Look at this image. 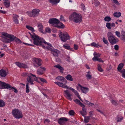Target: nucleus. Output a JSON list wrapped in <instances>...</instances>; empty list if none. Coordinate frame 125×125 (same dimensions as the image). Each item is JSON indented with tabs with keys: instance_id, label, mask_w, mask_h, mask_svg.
<instances>
[{
	"instance_id": "f257e3e1",
	"label": "nucleus",
	"mask_w": 125,
	"mask_h": 125,
	"mask_svg": "<svg viewBox=\"0 0 125 125\" xmlns=\"http://www.w3.org/2000/svg\"><path fill=\"white\" fill-rule=\"evenodd\" d=\"M31 38L33 39V43L34 44L36 45L42 46L43 48H45V46L42 45L44 43L45 45H47L50 47H52V45L50 43L47 42L43 38H41L39 36L33 33V35H31Z\"/></svg>"
},
{
	"instance_id": "f03ea898",
	"label": "nucleus",
	"mask_w": 125,
	"mask_h": 125,
	"mask_svg": "<svg viewBox=\"0 0 125 125\" xmlns=\"http://www.w3.org/2000/svg\"><path fill=\"white\" fill-rule=\"evenodd\" d=\"M1 40L4 42L10 43L11 41L14 40L17 43H21V42L18 38L13 35L9 34L6 33H3L2 34Z\"/></svg>"
},
{
	"instance_id": "7ed1b4c3",
	"label": "nucleus",
	"mask_w": 125,
	"mask_h": 125,
	"mask_svg": "<svg viewBox=\"0 0 125 125\" xmlns=\"http://www.w3.org/2000/svg\"><path fill=\"white\" fill-rule=\"evenodd\" d=\"M82 17L80 14L75 12L72 13L69 17V19L70 21L78 23L82 22Z\"/></svg>"
},
{
	"instance_id": "20e7f679",
	"label": "nucleus",
	"mask_w": 125,
	"mask_h": 125,
	"mask_svg": "<svg viewBox=\"0 0 125 125\" xmlns=\"http://www.w3.org/2000/svg\"><path fill=\"white\" fill-rule=\"evenodd\" d=\"M59 81L62 82H55L54 83L57 85L59 87L64 88H68V86L66 85L67 81L62 76H58L56 78Z\"/></svg>"
},
{
	"instance_id": "39448f33",
	"label": "nucleus",
	"mask_w": 125,
	"mask_h": 125,
	"mask_svg": "<svg viewBox=\"0 0 125 125\" xmlns=\"http://www.w3.org/2000/svg\"><path fill=\"white\" fill-rule=\"evenodd\" d=\"M49 22L54 26L57 27L64 28V25L62 22H60L56 18H52L50 19Z\"/></svg>"
},
{
	"instance_id": "423d86ee",
	"label": "nucleus",
	"mask_w": 125,
	"mask_h": 125,
	"mask_svg": "<svg viewBox=\"0 0 125 125\" xmlns=\"http://www.w3.org/2000/svg\"><path fill=\"white\" fill-rule=\"evenodd\" d=\"M58 35L61 40L64 42L70 39V37L66 32L62 33L61 31H59Z\"/></svg>"
},
{
	"instance_id": "0eeeda50",
	"label": "nucleus",
	"mask_w": 125,
	"mask_h": 125,
	"mask_svg": "<svg viewBox=\"0 0 125 125\" xmlns=\"http://www.w3.org/2000/svg\"><path fill=\"white\" fill-rule=\"evenodd\" d=\"M37 77H36V75L31 73L26 78L27 83L33 85L34 81H37Z\"/></svg>"
},
{
	"instance_id": "6e6552de",
	"label": "nucleus",
	"mask_w": 125,
	"mask_h": 125,
	"mask_svg": "<svg viewBox=\"0 0 125 125\" xmlns=\"http://www.w3.org/2000/svg\"><path fill=\"white\" fill-rule=\"evenodd\" d=\"M12 113L13 115L17 119L22 118L23 116L22 112L17 109H14L13 110Z\"/></svg>"
},
{
	"instance_id": "1a4fd4ad",
	"label": "nucleus",
	"mask_w": 125,
	"mask_h": 125,
	"mask_svg": "<svg viewBox=\"0 0 125 125\" xmlns=\"http://www.w3.org/2000/svg\"><path fill=\"white\" fill-rule=\"evenodd\" d=\"M40 10L37 9H33L32 12L28 11L27 12V14L31 17H35L36 16L39 14Z\"/></svg>"
},
{
	"instance_id": "9d476101",
	"label": "nucleus",
	"mask_w": 125,
	"mask_h": 125,
	"mask_svg": "<svg viewBox=\"0 0 125 125\" xmlns=\"http://www.w3.org/2000/svg\"><path fill=\"white\" fill-rule=\"evenodd\" d=\"M33 64L34 67H37L42 65V61L40 59L34 58L33 59Z\"/></svg>"
},
{
	"instance_id": "9b49d317",
	"label": "nucleus",
	"mask_w": 125,
	"mask_h": 125,
	"mask_svg": "<svg viewBox=\"0 0 125 125\" xmlns=\"http://www.w3.org/2000/svg\"><path fill=\"white\" fill-rule=\"evenodd\" d=\"M11 88V86L8 84L0 81V89H8Z\"/></svg>"
},
{
	"instance_id": "f8f14e48",
	"label": "nucleus",
	"mask_w": 125,
	"mask_h": 125,
	"mask_svg": "<svg viewBox=\"0 0 125 125\" xmlns=\"http://www.w3.org/2000/svg\"><path fill=\"white\" fill-rule=\"evenodd\" d=\"M119 41V40L114 35H110V43L112 45L116 44Z\"/></svg>"
},
{
	"instance_id": "ddd939ff",
	"label": "nucleus",
	"mask_w": 125,
	"mask_h": 125,
	"mask_svg": "<svg viewBox=\"0 0 125 125\" xmlns=\"http://www.w3.org/2000/svg\"><path fill=\"white\" fill-rule=\"evenodd\" d=\"M68 119L64 117L60 118L58 120V122L60 125H64L65 123L68 121Z\"/></svg>"
},
{
	"instance_id": "4468645a",
	"label": "nucleus",
	"mask_w": 125,
	"mask_h": 125,
	"mask_svg": "<svg viewBox=\"0 0 125 125\" xmlns=\"http://www.w3.org/2000/svg\"><path fill=\"white\" fill-rule=\"evenodd\" d=\"M64 96L68 99L70 101H71L72 100L71 98L72 94H70L67 90L64 91Z\"/></svg>"
},
{
	"instance_id": "2eb2a0df",
	"label": "nucleus",
	"mask_w": 125,
	"mask_h": 125,
	"mask_svg": "<svg viewBox=\"0 0 125 125\" xmlns=\"http://www.w3.org/2000/svg\"><path fill=\"white\" fill-rule=\"evenodd\" d=\"M68 88H67L66 89H68L72 90L73 92L78 97L79 99L82 102H83V101L81 99V98L80 96V95L78 93V92L77 91L75 90L73 88L70 87H69V86L68 87Z\"/></svg>"
},
{
	"instance_id": "dca6fc26",
	"label": "nucleus",
	"mask_w": 125,
	"mask_h": 125,
	"mask_svg": "<svg viewBox=\"0 0 125 125\" xmlns=\"http://www.w3.org/2000/svg\"><path fill=\"white\" fill-rule=\"evenodd\" d=\"M78 86L80 87L83 93H86L89 91V89L88 88L83 87L80 84H78Z\"/></svg>"
},
{
	"instance_id": "f3484780",
	"label": "nucleus",
	"mask_w": 125,
	"mask_h": 125,
	"mask_svg": "<svg viewBox=\"0 0 125 125\" xmlns=\"http://www.w3.org/2000/svg\"><path fill=\"white\" fill-rule=\"evenodd\" d=\"M19 16L17 15L16 14H13V16L12 18V19L13 22L16 24H19V21L18 18Z\"/></svg>"
},
{
	"instance_id": "a211bd4d",
	"label": "nucleus",
	"mask_w": 125,
	"mask_h": 125,
	"mask_svg": "<svg viewBox=\"0 0 125 125\" xmlns=\"http://www.w3.org/2000/svg\"><path fill=\"white\" fill-rule=\"evenodd\" d=\"M5 70L1 69L0 70V76L2 77H5L8 74Z\"/></svg>"
},
{
	"instance_id": "6ab92c4d",
	"label": "nucleus",
	"mask_w": 125,
	"mask_h": 125,
	"mask_svg": "<svg viewBox=\"0 0 125 125\" xmlns=\"http://www.w3.org/2000/svg\"><path fill=\"white\" fill-rule=\"evenodd\" d=\"M15 64L18 67L20 68H26V66L25 64L20 63L19 62H16L15 63Z\"/></svg>"
},
{
	"instance_id": "aec40b11",
	"label": "nucleus",
	"mask_w": 125,
	"mask_h": 125,
	"mask_svg": "<svg viewBox=\"0 0 125 125\" xmlns=\"http://www.w3.org/2000/svg\"><path fill=\"white\" fill-rule=\"evenodd\" d=\"M4 1L3 4L7 8H9L10 6V2L9 0H3Z\"/></svg>"
},
{
	"instance_id": "412c9836",
	"label": "nucleus",
	"mask_w": 125,
	"mask_h": 125,
	"mask_svg": "<svg viewBox=\"0 0 125 125\" xmlns=\"http://www.w3.org/2000/svg\"><path fill=\"white\" fill-rule=\"evenodd\" d=\"M38 26L39 28L38 30L39 31L41 32H43V26L42 24L41 23H39L38 24Z\"/></svg>"
},
{
	"instance_id": "4be33fe9",
	"label": "nucleus",
	"mask_w": 125,
	"mask_h": 125,
	"mask_svg": "<svg viewBox=\"0 0 125 125\" xmlns=\"http://www.w3.org/2000/svg\"><path fill=\"white\" fill-rule=\"evenodd\" d=\"M74 102L78 104L81 107H84V105L79 100L77 99H76L74 100Z\"/></svg>"
},
{
	"instance_id": "5701e85b",
	"label": "nucleus",
	"mask_w": 125,
	"mask_h": 125,
	"mask_svg": "<svg viewBox=\"0 0 125 125\" xmlns=\"http://www.w3.org/2000/svg\"><path fill=\"white\" fill-rule=\"evenodd\" d=\"M124 65V64L123 63H120L118 65L117 67L118 71L120 72L122 70V68L123 67Z\"/></svg>"
},
{
	"instance_id": "b1692460",
	"label": "nucleus",
	"mask_w": 125,
	"mask_h": 125,
	"mask_svg": "<svg viewBox=\"0 0 125 125\" xmlns=\"http://www.w3.org/2000/svg\"><path fill=\"white\" fill-rule=\"evenodd\" d=\"M65 78L68 81H73V79L72 75L70 74H68L65 77Z\"/></svg>"
},
{
	"instance_id": "393cba45",
	"label": "nucleus",
	"mask_w": 125,
	"mask_h": 125,
	"mask_svg": "<svg viewBox=\"0 0 125 125\" xmlns=\"http://www.w3.org/2000/svg\"><path fill=\"white\" fill-rule=\"evenodd\" d=\"M54 67L58 68L60 70V71L61 72H62L63 70V68L61 67L60 65L58 64L55 65L54 66Z\"/></svg>"
},
{
	"instance_id": "a878e982",
	"label": "nucleus",
	"mask_w": 125,
	"mask_h": 125,
	"mask_svg": "<svg viewBox=\"0 0 125 125\" xmlns=\"http://www.w3.org/2000/svg\"><path fill=\"white\" fill-rule=\"evenodd\" d=\"M60 0H49V2L53 4H57L60 2Z\"/></svg>"
},
{
	"instance_id": "bb28decb",
	"label": "nucleus",
	"mask_w": 125,
	"mask_h": 125,
	"mask_svg": "<svg viewBox=\"0 0 125 125\" xmlns=\"http://www.w3.org/2000/svg\"><path fill=\"white\" fill-rule=\"evenodd\" d=\"M58 51L57 50H54L52 51L51 53L55 56H57L58 55Z\"/></svg>"
},
{
	"instance_id": "cd10ccee",
	"label": "nucleus",
	"mask_w": 125,
	"mask_h": 125,
	"mask_svg": "<svg viewBox=\"0 0 125 125\" xmlns=\"http://www.w3.org/2000/svg\"><path fill=\"white\" fill-rule=\"evenodd\" d=\"M111 102L113 104L115 105L116 106L119 104V103L116 100H111Z\"/></svg>"
},
{
	"instance_id": "c85d7f7f",
	"label": "nucleus",
	"mask_w": 125,
	"mask_h": 125,
	"mask_svg": "<svg viewBox=\"0 0 125 125\" xmlns=\"http://www.w3.org/2000/svg\"><path fill=\"white\" fill-rule=\"evenodd\" d=\"M63 47L65 49L69 50H71L70 47L68 44H64L63 45Z\"/></svg>"
},
{
	"instance_id": "c756f323",
	"label": "nucleus",
	"mask_w": 125,
	"mask_h": 125,
	"mask_svg": "<svg viewBox=\"0 0 125 125\" xmlns=\"http://www.w3.org/2000/svg\"><path fill=\"white\" fill-rule=\"evenodd\" d=\"M90 118V116H85L84 118L83 122L84 123H87L88 122H89Z\"/></svg>"
},
{
	"instance_id": "7c9ffc66",
	"label": "nucleus",
	"mask_w": 125,
	"mask_h": 125,
	"mask_svg": "<svg viewBox=\"0 0 125 125\" xmlns=\"http://www.w3.org/2000/svg\"><path fill=\"white\" fill-rule=\"evenodd\" d=\"M37 73L39 75H42L43 73V71L41 69L39 68L37 71Z\"/></svg>"
},
{
	"instance_id": "2f4dec72",
	"label": "nucleus",
	"mask_w": 125,
	"mask_h": 125,
	"mask_svg": "<svg viewBox=\"0 0 125 125\" xmlns=\"http://www.w3.org/2000/svg\"><path fill=\"white\" fill-rule=\"evenodd\" d=\"M114 16L116 17H119L121 16V13L119 12H116L114 13Z\"/></svg>"
},
{
	"instance_id": "473e14b6",
	"label": "nucleus",
	"mask_w": 125,
	"mask_h": 125,
	"mask_svg": "<svg viewBox=\"0 0 125 125\" xmlns=\"http://www.w3.org/2000/svg\"><path fill=\"white\" fill-rule=\"evenodd\" d=\"M120 72L121 73L122 77L125 78V69H123L122 70L120 71Z\"/></svg>"
},
{
	"instance_id": "72a5a7b5",
	"label": "nucleus",
	"mask_w": 125,
	"mask_h": 125,
	"mask_svg": "<svg viewBox=\"0 0 125 125\" xmlns=\"http://www.w3.org/2000/svg\"><path fill=\"white\" fill-rule=\"evenodd\" d=\"M29 84V83H27L26 85V92L27 93H28L30 92V89Z\"/></svg>"
},
{
	"instance_id": "f704fd0d",
	"label": "nucleus",
	"mask_w": 125,
	"mask_h": 125,
	"mask_svg": "<svg viewBox=\"0 0 125 125\" xmlns=\"http://www.w3.org/2000/svg\"><path fill=\"white\" fill-rule=\"evenodd\" d=\"M31 73H23L21 74V75L23 77L27 76V77Z\"/></svg>"
},
{
	"instance_id": "c9c22d12",
	"label": "nucleus",
	"mask_w": 125,
	"mask_h": 125,
	"mask_svg": "<svg viewBox=\"0 0 125 125\" xmlns=\"http://www.w3.org/2000/svg\"><path fill=\"white\" fill-rule=\"evenodd\" d=\"M85 101L86 104L90 106H93V105H94V104L90 103L89 101L87 100H85Z\"/></svg>"
},
{
	"instance_id": "e433bc0d",
	"label": "nucleus",
	"mask_w": 125,
	"mask_h": 125,
	"mask_svg": "<svg viewBox=\"0 0 125 125\" xmlns=\"http://www.w3.org/2000/svg\"><path fill=\"white\" fill-rule=\"evenodd\" d=\"M26 27L27 29L33 32L34 31H35V30H34V28L32 27H30L28 25H26Z\"/></svg>"
},
{
	"instance_id": "4c0bfd02",
	"label": "nucleus",
	"mask_w": 125,
	"mask_h": 125,
	"mask_svg": "<svg viewBox=\"0 0 125 125\" xmlns=\"http://www.w3.org/2000/svg\"><path fill=\"white\" fill-rule=\"evenodd\" d=\"M5 105V102L2 100H0V106L3 107Z\"/></svg>"
},
{
	"instance_id": "58836bf2",
	"label": "nucleus",
	"mask_w": 125,
	"mask_h": 125,
	"mask_svg": "<svg viewBox=\"0 0 125 125\" xmlns=\"http://www.w3.org/2000/svg\"><path fill=\"white\" fill-rule=\"evenodd\" d=\"M37 81L38 82V80L39 79L40 81L44 83H46V81L45 80V79L41 77H37Z\"/></svg>"
},
{
	"instance_id": "ea45409f",
	"label": "nucleus",
	"mask_w": 125,
	"mask_h": 125,
	"mask_svg": "<svg viewBox=\"0 0 125 125\" xmlns=\"http://www.w3.org/2000/svg\"><path fill=\"white\" fill-rule=\"evenodd\" d=\"M123 117L121 116H118L117 117V122H121L123 119Z\"/></svg>"
},
{
	"instance_id": "a19ab883",
	"label": "nucleus",
	"mask_w": 125,
	"mask_h": 125,
	"mask_svg": "<svg viewBox=\"0 0 125 125\" xmlns=\"http://www.w3.org/2000/svg\"><path fill=\"white\" fill-rule=\"evenodd\" d=\"M97 68L98 70L100 72H102L103 71V70L101 66L100 65L98 64L97 65Z\"/></svg>"
},
{
	"instance_id": "79ce46f5",
	"label": "nucleus",
	"mask_w": 125,
	"mask_h": 125,
	"mask_svg": "<svg viewBox=\"0 0 125 125\" xmlns=\"http://www.w3.org/2000/svg\"><path fill=\"white\" fill-rule=\"evenodd\" d=\"M111 1H112L116 5H120V4L117 0H111Z\"/></svg>"
},
{
	"instance_id": "37998d69",
	"label": "nucleus",
	"mask_w": 125,
	"mask_h": 125,
	"mask_svg": "<svg viewBox=\"0 0 125 125\" xmlns=\"http://www.w3.org/2000/svg\"><path fill=\"white\" fill-rule=\"evenodd\" d=\"M93 55L94 56H97V57H98L101 55V54L99 53L94 52L93 54Z\"/></svg>"
},
{
	"instance_id": "c03bdc74",
	"label": "nucleus",
	"mask_w": 125,
	"mask_h": 125,
	"mask_svg": "<svg viewBox=\"0 0 125 125\" xmlns=\"http://www.w3.org/2000/svg\"><path fill=\"white\" fill-rule=\"evenodd\" d=\"M86 77L88 80L91 79L92 78V76L89 74H87L86 75Z\"/></svg>"
},
{
	"instance_id": "a18cd8bd",
	"label": "nucleus",
	"mask_w": 125,
	"mask_h": 125,
	"mask_svg": "<svg viewBox=\"0 0 125 125\" xmlns=\"http://www.w3.org/2000/svg\"><path fill=\"white\" fill-rule=\"evenodd\" d=\"M45 30L48 33H50L51 32L50 29L49 28H47L45 29Z\"/></svg>"
},
{
	"instance_id": "49530a36",
	"label": "nucleus",
	"mask_w": 125,
	"mask_h": 125,
	"mask_svg": "<svg viewBox=\"0 0 125 125\" xmlns=\"http://www.w3.org/2000/svg\"><path fill=\"white\" fill-rule=\"evenodd\" d=\"M91 45L92 46H93L96 47H98V45L96 44L95 42H94L91 43Z\"/></svg>"
},
{
	"instance_id": "de8ad7c7",
	"label": "nucleus",
	"mask_w": 125,
	"mask_h": 125,
	"mask_svg": "<svg viewBox=\"0 0 125 125\" xmlns=\"http://www.w3.org/2000/svg\"><path fill=\"white\" fill-rule=\"evenodd\" d=\"M60 20L62 21H64L65 22V20L64 19L63 16L62 15L61 16L60 18Z\"/></svg>"
},
{
	"instance_id": "09e8293b",
	"label": "nucleus",
	"mask_w": 125,
	"mask_h": 125,
	"mask_svg": "<svg viewBox=\"0 0 125 125\" xmlns=\"http://www.w3.org/2000/svg\"><path fill=\"white\" fill-rule=\"evenodd\" d=\"M11 89L12 90L14 91L15 93H17L18 92L16 88H15L14 87H11Z\"/></svg>"
},
{
	"instance_id": "8fccbe9b",
	"label": "nucleus",
	"mask_w": 125,
	"mask_h": 125,
	"mask_svg": "<svg viewBox=\"0 0 125 125\" xmlns=\"http://www.w3.org/2000/svg\"><path fill=\"white\" fill-rule=\"evenodd\" d=\"M69 114L70 115H73L74 114V112L73 110H71L69 112Z\"/></svg>"
},
{
	"instance_id": "3c124183",
	"label": "nucleus",
	"mask_w": 125,
	"mask_h": 125,
	"mask_svg": "<svg viewBox=\"0 0 125 125\" xmlns=\"http://www.w3.org/2000/svg\"><path fill=\"white\" fill-rule=\"evenodd\" d=\"M115 33L116 34V35L118 37H120V34L119 32L116 31H115Z\"/></svg>"
},
{
	"instance_id": "603ef678",
	"label": "nucleus",
	"mask_w": 125,
	"mask_h": 125,
	"mask_svg": "<svg viewBox=\"0 0 125 125\" xmlns=\"http://www.w3.org/2000/svg\"><path fill=\"white\" fill-rule=\"evenodd\" d=\"M104 20L106 21H109V17L106 16L104 18Z\"/></svg>"
},
{
	"instance_id": "864d4df0",
	"label": "nucleus",
	"mask_w": 125,
	"mask_h": 125,
	"mask_svg": "<svg viewBox=\"0 0 125 125\" xmlns=\"http://www.w3.org/2000/svg\"><path fill=\"white\" fill-rule=\"evenodd\" d=\"M98 57L97 56H94V57L92 58V60L94 61H97L98 59Z\"/></svg>"
},
{
	"instance_id": "5fc2aeb1",
	"label": "nucleus",
	"mask_w": 125,
	"mask_h": 125,
	"mask_svg": "<svg viewBox=\"0 0 125 125\" xmlns=\"http://www.w3.org/2000/svg\"><path fill=\"white\" fill-rule=\"evenodd\" d=\"M80 114L82 115L83 116L85 117V115H86V113H84V112L82 111H80Z\"/></svg>"
},
{
	"instance_id": "6e6d98bb",
	"label": "nucleus",
	"mask_w": 125,
	"mask_h": 125,
	"mask_svg": "<svg viewBox=\"0 0 125 125\" xmlns=\"http://www.w3.org/2000/svg\"><path fill=\"white\" fill-rule=\"evenodd\" d=\"M95 5L96 6H97L99 4V2L97 0L95 1Z\"/></svg>"
},
{
	"instance_id": "4d7b16f0",
	"label": "nucleus",
	"mask_w": 125,
	"mask_h": 125,
	"mask_svg": "<svg viewBox=\"0 0 125 125\" xmlns=\"http://www.w3.org/2000/svg\"><path fill=\"white\" fill-rule=\"evenodd\" d=\"M103 41L104 42L105 44H107L108 43V41L107 40H106L104 37L103 38Z\"/></svg>"
},
{
	"instance_id": "13d9d810",
	"label": "nucleus",
	"mask_w": 125,
	"mask_h": 125,
	"mask_svg": "<svg viewBox=\"0 0 125 125\" xmlns=\"http://www.w3.org/2000/svg\"><path fill=\"white\" fill-rule=\"evenodd\" d=\"M78 46L77 45H76V44H74V49L75 50H76L78 49Z\"/></svg>"
},
{
	"instance_id": "bf43d9fd",
	"label": "nucleus",
	"mask_w": 125,
	"mask_h": 125,
	"mask_svg": "<svg viewBox=\"0 0 125 125\" xmlns=\"http://www.w3.org/2000/svg\"><path fill=\"white\" fill-rule=\"evenodd\" d=\"M114 49L116 50H118L119 49L118 46L117 45H115L114 46Z\"/></svg>"
},
{
	"instance_id": "052dcab7",
	"label": "nucleus",
	"mask_w": 125,
	"mask_h": 125,
	"mask_svg": "<svg viewBox=\"0 0 125 125\" xmlns=\"http://www.w3.org/2000/svg\"><path fill=\"white\" fill-rule=\"evenodd\" d=\"M81 8L83 10H85V7L84 5V4H82L81 5Z\"/></svg>"
},
{
	"instance_id": "680f3d73",
	"label": "nucleus",
	"mask_w": 125,
	"mask_h": 125,
	"mask_svg": "<svg viewBox=\"0 0 125 125\" xmlns=\"http://www.w3.org/2000/svg\"><path fill=\"white\" fill-rule=\"evenodd\" d=\"M111 26L112 27H115V24L114 23H112L111 25L110 23V30L111 29L110 27Z\"/></svg>"
},
{
	"instance_id": "e2e57ef3",
	"label": "nucleus",
	"mask_w": 125,
	"mask_h": 125,
	"mask_svg": "<svg viewBox=\"0 0 125 125\" xmlns=\"http://www.w3.org/2000/svg\"><path fill=\"white\" fill-rule=\"evenodd\" d=\"M50 120L48 119H45V120L44 121V123H45L46 122H47L48 123H49L50 122Z\"/></svg>"
},
{
	"instance_id": "0e129e2a",
	"label": "nucleus",
	"mask_w": 125,
	"mask_h": 125,
	"mask_svg": "<svg viewBox=\"0 0 125 125\" xmlns=\"http://www.w3.org/2000/svg\"><path fill=\"white\" fill-rule=\"evenodd\" d=\"M97 61L102 62H104V61L100 58H98V60H97Z\"/></svg>"
},
{
	"instance_id": "69168bd1",
	"label": "nucleus",
	"mask_w": 125,
	"mask_h": 125,
	"mask_svg": "<svg viewBox=\"0 0 125 125\" xmlns=\"http://www.w3.org/2000/svg\"><path fill=\"white\" fill-rule=\"evenodd\" d=\"M106 26L108 29H109V23H107Z\"/></svg>"
},
{
	"instance_id": "338daca9",
	"label": "nucleus",
	"mask_w": 125,
	"mask_h": 125,
	"mask_svg": "<svg viewBox=\"0 0 125 125\" xmlns=\"http://www.w3.org/2000/svg\"><path fill=\"white\" fill-rule=\"evenodd\" d=\"M121 33L123 36H125V32L124 31H121Z\"/></svg>"
},
{
	"instance_id": "774afa93",
	"label": "nucleus",
	"mask_w": 125,
	"mask_h": 125,
	"mask_svg": "<svg viewBox=\"0 0 125 125\" xmlns=\"http://www.w3.org/2000/svg\"><path fill=\"white\" fill-rule=\"evenodd\" d=\"M122 40L124 42H125V36H123L122 38Z\"/></svg>"
}]
</instances>
